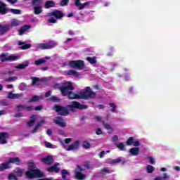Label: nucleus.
<instances>
[{
    "instance_id": "41",
    "label": "nucleus",
    "mask_w": 180,
    "mask_h": 180,
    "mask_svg": "<svg viewBox=\"0 0 180 180\" xmlns=\"http://www.w3.org/2000/svg\"><path fill=\"white\" fill-rule=\"evenodd\" d=\"M10 12L14 13V15H20L22 13V11L18 9H11Z\"/></svg>"
},
{
    "instance_id": "58",
    "label": "nucleus",
    "mask_w": 180,
    "mask_h": 180,
    "mask_svg": "<svg viewBox=\"0 0 180 180\" xmlns=\"http://www.w3.org/2000/svg\"><path fill=\"white\" fill-rule=\"evenodd\" d=\"M139 146H140V141H134V143H133L134 147H139Z\"/></svg>"
},
{
    "instance_id": "16",
    "label": "nucleus",
    "mask_w": 180,
    "mask_h": 180,
    "mask_svg": "<svg viewBox=\"0 0 180 180\" xmlns=\"http://www.w3.org/2000/svg\"><path fill=\"white\" fill-rule=\"evenodd\" d=\"M75 2L76 6L80 10L84 9V8H86V6H88V5L91 4V2L86 1L82 4H81V1H79V0H75Z\"/></svg>"
},
{
    "instance_id": "49",
    "label": "nucleus",
    "mask_w": 180,
    "mask_h": 180,
    "mask_svg": "<svg viewBox=\"0 0 180 180\" xmlns=\"http://www.w3.org/2000/svg\"><path fill=\"white\" fill-rule=\"evenodd\" d=\"M39 99H40V97L38 96H34L32 98V99L30 100V102H37V101H39Z\"/></svg>"
},
{
    "instance_id": "7",
    "label": "nucleus",
    "mask_w": 180,
    "mask_h": 180,
    "mask_svg": "<svg viewBox=\"0 0 180 180\" xmlns=\"http://www.w3.org/2000/svg\"><path fill=\"white\" fill-rule=\"evenodd\" d=\"M1 61H16V60H19V56L15 55H8V53H4L0 55Z\"/></svg>"
},
{
    "instance_id": "36",
    "label": "nucleus",
    "mask_w": 180,
    "mask_h": 180,
    "mask_svg": "<svg viewBox=\"0 0 180 180\" xmlns=\"http://www.w3.org/2000/svg\"><path fill=\"white\" fill-rule=\"evenodd\" d=\"M146 171L148 174H153L154 172V167L150 165H147Z\"/></svg>"
},
{
    "instance_id": "48",
    "label": "nucleus",
    "mask_w": 180,
    "mask_h": 180,
    "mask_svg": "<svg viewBox=\"0 0 180 180\" xmlns=\"http://www.w3.org/2000/svg\"><path fill=\"white\" fill-rule=\"evenodd\" d=\"M34 109V108L32 105H25V110H27V112H32Z\"/></svg>"
},
{
    "instance_id": "31",
    "label": "nucleus",
    "mask_w": 180,
    "mask_h": 180,
    "mask_svg": "<svg viewBox=\"0 0 180 180\" xmlns=\"http://www.w3.org/2000/svg\"><path fill=\"white\" fill-rule=\"evenodd\" d=\"M119 162H122V159L117 158L114 160H108V164H111L112 165H115L116 164H119Z\"/></svg>"
},
{
    "instance_id": "32",
    "label": "nucleus",
    "mask_w": 180,
    "mask_h": 180,
    "mask_svg": "<svg viewBox=\"0 0 180 180\" xmlns=\"http://www.w3.org/2000/svg\"><path fill=\"white\" fill-rule=\"evenodd\" d=\"M29 66V61H26L24 63L20 64L18 66L15 67V68L20 69V70H23L26 68V67Z\"/></svg>"
},
{
    "instance_id": "43",
    "label": "nucleus",
    "mask_w": 180,
    "mask_h": 180,
    "mask_svg": "<svg viewBox=\"0 0 180 180\" xmlns=\"http://www.w3.org/2000/svg\"><path fill=\"white\" fill-rule=\"evenodd\" d=\"M25 106L26 105H17L16 108L19 112H22V110H25Z\"/></svg>"
},
{
    "instance_id": "39",
    "label": "nucleus",
    "mask_w": 180,
    "mask_h": 180,
    "mask_svg": "<svg viewBox=\"0 0 180 180\" xmlns=\"http://www.w3.org/2000/svg\"><path fill=\"white\" fill-rule=\"evenodd\" d=\"M134 138L133 137H129L127 141V146H131L134 144Z\"/></svg>"
},
{
    "instance_id": "2",
    "label": "nucleus",
    "mask_w": 180,
    "mask_h": 180,
    "mask_svg": "<svg viewBox=\"0 0 180 180\" xmlns=\"http://www.w3.org/2000/svg\"><path fill=\"white\" fill-rule=\"evenodd\" d=\"M25 176L27 178L33 179V178H41L43 173L36 168L34 163L30 162L28 164V171L25 172Z\"/></svg>"
},
{
    "instance_id": "44",
    "label": "nucleus",
    "mask_w": 180,
    "mask_h": 180,
    "mask_svg": "<svg viewBox=\"0 0 180 180\" xmlns=\"http://www.w3.org/2000/svg\"><path fill=\"white\" fill-rule=\"evenodd\" d=\"M8 180H18V177L13 174H10L8 176Z\"/></svg>"
},
{
    "instance_id": "29",
    "label": "nucleus",
    "mask_w": 180,
    "mask_h": 180,
    "mask_svg": "<svg viewBox=\"0 0 180 180\" xmlns=\"http://www.w3.org/2000/svg\"><path fill=\"white\" fill-rule=\"evenodd\" d=\"M86 60V61H89L91 65H95V64H96V57H87Z\"/></svg>"
},
{
    "instance_id": "20",
    "label": "nucleus",
    "mask_w": 180,
    "mask_h": 180,
    "mask_svg": "<svg viewBox=\"0 0 180 180\" xmlns=\"http://www.w3.org/2000/svg\"><path fill=\"white\" fill-rule=\"evenodd\" d=\"M9 168H12V166H11L8 161L0 164V171H5V169H9Z\"/></svg>"
},
{
    "instance_id": "13",
    "label": "nucleus",
    "mask_w": 180,
    "mask_h": 180,
    "mask_svg": "<svg viewBox=\"0 0 180 180\" xmlns=\"http://www.w3.org/2000/svg\"><path fill=\"white\" fill-rule=\"evenodd\" d=\"M6 75L5 72L0 73V78L4 80V82H14V81H16L18 79V77H11L8 78H5L4 77Z\"/></svg>"
},
{
    "instance_id": "27",
    "label": "nucleus",
    "mask_w": 180,
    "mask_h": 180,
    "mask_svg": "<svg viewBox=\"0 0 180 180\" xmlns=\"http://www.w3.org/2000/svg\"><path fill=\"white\" fill-rule=\"evenodd\" d=\"M66 75H73V77H79V73L78 72L70 70L65 72Z\"/></svg>"
},
{
    "instance_id": "51",
    "label": "nucleus",
    "mask_w": 180,
    "mask_h": 180,
    "mask_svg": "<svg viewBox=\"0 0 180 180\" xmlns=\"http://www.w3.org/2000/svg\"><path fill=\"white\" fill-rule=\"evenodd\" d=\"M64 144H70V143H71L72 141V139L71 138H67L64 139Z\"/></svg>"
},
{
    "instance_id": "18",
    "label": "nucleus",
    "mask_w": 180,
    "mask_h": 180,
    "mask_svg": "<svg viewBox=\"0 0 180 180\" xmlns=\"http://www.w3.org/2000/svg\"><path fill=\"white\" fill-rule=\"evenodd\" d=\"M60 165L58 163L55 164L53 166L49 167L47 171L49 172H60V167H58Z\"/></svg>"
},
{
    "instance_id": "11",
    "label": "nucleus",
    "mask_w": 180,
    "mask_h": 180,
    "mask_svg": "<svg viewBox=\"0 0 180 180\" xmlns=\"http://www.w3.org/2000/svg\"><path fill=\"white\" fill-rule=\"evenodd\" d=\"M54 110L58 113V115H60L62 116H66V115H68V110L65 107H63L61 105H55L53 107Z\"/></svg>"
},
{
    "instance_id": "63",
    "label": "nucleus",
    "mask_w": 180,
    "mask_h": 180,
    "mask_svg": "<svg viewBox=\"0 0 180 180\" xmlns=\"http://www.w3.org/2000/svg\"><path fill=\"white\" fill-rule=\"evenodd\" d=\"M31 22H32L33 23H39V19H37V18H33L31 19Z\"/></svg>"
},
{
    "instance_id": "45",
    "label": "nucleus",
    "mask_w": 180,
    "mask_h": 180,
    "mask_svg": "<svg viewBox=\"0 0 180 180\" xmlns=\"http://www.w3.org/2000/svg\"><path fill=\"white\" fill-rule=\"evenodd\" d=\"M109 105L110 106L111 108V112H116V105L113 103H110Z\"/></svg>"
},
{
    "instance_id": "26",
    "label": "nucleus",
    "mask_w": 180,
    "mask_h": 180,
    "mask_svg": "<svg viewBox=\"0 0 180 180\" xmlns=\"http://www.w3.org/2000/svg\"><path fill=\"white\" fill-rule=\"evenodd\" d=\"M18 45L22 46L21 49L22 50H27V49H30V47H32V45L30 44H26L25 42L22 41H19Z\"/></svg>"
},
{
    "instance_id": "40",
    "label": "nucleus",
    "mask_w": 180,
    "mask_h": 180,
    "mask_svg": "<svg viewBox=\"0 0 180 180\" xmlns=\"http://www.w3.org/2000/svg\"><path fill=\"white\" fill-rule=\"evenodd\" d=\"M83 147L86 149L91 148V143L87 141H83Z\"/></svg>"
},
{
    "instance_id": "34",
    "label": "nucleus",
    "mask_w": 180,
    "mask_h": 180,
    "mask_svg": "<svg viewBox=\"0 0 180 180\" xmlns=\"http://www.w3.org/2000/svg\"><path fill=\"white\" fill-rule=\"evenodd\" d=\"M43 4V0H33L32 1V5L34 6H41V4Z\"/></svg>"
},
{
    "instance_id": "21",
    "label": "nucleus",
    "mask_w": 180,
    "mask_h": 180,
    "mask_svg": "<svg viewBox=\"0 0 180 180\" xmlns=\"http://www.w3.org/2000/svg\"><path fill=\"white\" fill-rule=\"evenodd\" d=\"M129 153L131 154V155H139V154H140V148H131L129 149Z\"/></svg>"
},
{
    "instance_id": "33",
    "label": "nucleus",
    "mask_w": 180,
    "mask_h": 180,
    "mask_svg": "<svg viewBox=\"0 0 180 180\" xmlns=\"http://www.w3.org/2000/svg\"><path fill=\"white\" fill-rule=\"evenodd\" d=\"M20 25V21L16 20V19H13L11 22V26L12 27H16L19 26Z\"/></svg>"
},
{
    "instance_id": "19",
    "label": "nucleus",
    "mask_w": 180,
    "mask_h": 180,
    "mask_svg": "<svg viewBox=\"0 0 180 180\" xmlns=\"http://www.w3.org/2000/svg\"><path fill=\"white\" fill-rule=\"evenodd\" d=\"M33 10L34 15H40L43 12V6H34Z\"/></svg>"
},
{
    "instance_id": "59",
    "label": "nucleus",
    "mask_w": 180,
    "mask_h": 180,
    "mask_svg": "<svg viewBox=\"0 0 180 180\" xmlns=\"http://www.w3.org/2000/svg\"><path fill=\"white\" fill-rule=\"evenodd\" d=\"M8 98H9L10 99H15V94H13V93H9L8 95Z\"/></svg>"
},
{
    "instance_id": "47",
    "label": "nucleus",
    "mask_w": 180,
    "mask_h": 180,
    "mask_svg": "<svg viewBox=\"0 0 180 180\" xmlns=\"http://www.w3.org/2000/svg\"><path fill=\"white\" fill-rule=\"evenodd\" d=\"M61 174L63 179H65V175H69V173L66 169L62 170Z\"/></svg>"
},
{
    "instance_id": "17",
    "label": "nucleus",
    "mask_w": 180,
    "mask_h": 180,
    "mask_svg": "<svg viewBox=\"0 0 180 180\" xmlns=\"http://www.w3.org/2000/svg\"><path fill=\"white\" fill-rule=\"evenodd\" d=\"M8 12H9V8L6 7V4L2 2H0V13H1V15H5Z\"/></svg>"
},
{
    "instance_id": "4",
    "label": "nucleus",
    "mask_w": 180,
    "mask_h": 180,
    "mask_svg": "<svg viewBox=\"0 0 180 180\" xmlns=\"http://www.w3.org/2000/svg\"><path fill=\"white\" fill-rule=\"evenodd\" d=\"M46 16L49 18L47 19L49 23H57V20L64 18V13L58 10H56L48 13Z\"/></svg>"
},
{
    "instance_id": "30",
    "label": "nucleus",
    "mask_w": 180,
    "mask_h": 180,
    "mask_svg": "<svg viewBox=\"0 0 180 180\" xmlns=\"http://www.w3.org/2000/svg\"><path fill=\"white\" fill-rule=\"evenodd\" d=\"M44 123V120H42L41 121H40L39 122H38L37 124V125L35 126L34 129L32 130V133H36L37 132V130H39V127H40L41 126H42Z\"/></svg>"
},
{
    "instance_id": "8",
    "label": "nucleus",
    "mask_w": 180,
    "mask_h": 180,
    "mask_svg": "<svg viewBox=\"0 0 180 180\" xmlns=\"http://www.w3.org/2000/svg\"><path fill=\"white\" fill-rule=\"evenodd\" d=\"M69 65L70 67H72V68H78V70H84V68H85L84 61L81 60H70L69 61Z\"/></svg>"
},
{
    "instance_id": "52",
    "label": "nucleus",
    "mask_w": 180,
    "mask_h": 180,
    "mask_svg": "<svg viewBox=\"0 0 180 180\" xmlns=\"http://www.w3.org/2000/svg\"><path fill=\"white\" fill-rule=\"evenodd\" d=\"M69 1L70 0H62V1L60 2L61 6H65V5H67Z\"/></svg>"
},
{
    "instance_id": "61",
    "label": "nucleus",
    "mask_w": 180,
    "mask_h": 180,
    "mask_svg": "<svg viewBox=\"0 0 180 180\" xmlns=\"http://www.w3.org/2000/svg\"><path fill=\"white\" fill-rule=\"evenodd\" d=\"M51 101H55V102H58V101H60V98H58V97H56V96H52L51 98Z\"/></svg>"
},
{
    "instance_id": "62",
    "label": "nucleus",
    "mask_w": 180,
    "mask_h": 180,
    "mask_svg": "<svg viewBox=\"0 0 180 180\" xmlns=\"http://www.w3.org/2000/svg\"><path fill=\"white\" fill-rule=\"evenodd\" d=\"M117 140H119V137H117V136H114L112 138V141H113V143H116V141H117Z\"/></svg>"
},
{
    "instance_id": "38",
    "label": "nucleus",
    "mask_w": 180,
    "mask_h": 180,
    "mask_svg": "<svg viewBox=\"0 0 180 180\" xmlns=\"http://www.w3.org/2000/svg\"><path fill=\"white\" fill-rule=\"evenodd\" d=\"M110 170H109V169H102L100 171V174H101L102 175H106L107 174H110Z\"/></svg>"
},
{
    "instance_id": "9",
    "label": "nucleus",
    "mask_w": 180,
    "mask_h": 180,
    "mask_svg": "<svg viewBox=\"0 0 180 180\" xmlns=\"http://www.w3.org/2000/svg\"><path fill=\"white\" fill-rule=\"evenodd\" d=\"M68 109L74 111L72 108H75L76 109H87L88 106L81 104L77 101H72L70 105H67Z\"/></svg>"
},
{
    "instance_id": "12",
    "label": "nucleus",
    "mask_w": 180,
    "mask_h": 180,
    "mask_svg": "<svg viewBox=\"0 0 180 180\" xmlns=\"http://www.w3.org/2000/svg\"><path fill=\"white\" fill-rule=\"evenodd\" d=\"M53 123L58 124L60 127H65L67 126V124L61 117H56L53 120Z\"/></svg>"
},
{
    "instance_id": "60",
    "label": "nucleus",
    "mask_w": 180,
    "mask_h": 180,
    "mask_svg": "<svg viewBox=\"0 0 180 180\" xmlns=\"http://www.w3.org/2000/svg\"><path fill=\"white\" fill-rule=\"evenodd\" d=\"M14 117H23V113L18 112L14 115Z\"/></svg>"
},
{
    "instance_id": "10",
    "label": "nucleus",
    "mask_w": 180,
    "mask_h": 180,
    "mask_svg": "<svg viewBox=\"0 0 180 180\" xmlns=\"http://www.w3.org/2000/svg\"><path fill=\"white\" fill-rule=\"evenodd\" d=\"M82 171H84V168L80 166H77L75 170V178L78 180H84L86 178V175L82 174Z\"/></svg>"
},
{
    "instance_id": "6",
    "label": "nucleus",
    "mask_w": 180,
    "mask_h": 180,
    "mask_svg": "<svg viewBox=\"0 0 180 180\" xmlns=\"http://www.w3.org/2000/svg\"><path fill=\"white\" fill-rule=\"evenodd\" d=\"M60 144L66 151H75V150H78L79 148V144H81V141H76L74 143L71 144L69 146H65V143L60 141Z\"/></svg>"
},
{
    "instance_id": "5",
    "label": "nucleus",
    "mask_w": 180,
    "mask_h": 180,
    "mask_svg": "<svg viewBox=\"0 0 180 180\" xmlns=\"http://www.w3.org/2000/svg\"><path fill=\"white\" fill-rule=\"evenodd\" d=\"M57 46V42L54 41H50L49 42H44L37 44V49H41V50H50V49H53Z\"/></svg>"
},
{
    "instance_id": "37",
    "label": "nucleus",
    "mask_w": 180,
    "mask_h": 180,
    "mask_svg": "<svg viewBox=\"0 0 180 180\" xmlns=\"http://www.w3.org/2000/svg\"><path fill=\"white\" fill-rule=\"evenodd\" d=\"M44 144H45V147H46V148H57V146L53 145L50 142L46 141L44 143Z\"/></svg>"
},
{
    "instance_id": "53",
    "label": "nucleus",
    "mask_w": 180,
    "mask_h": 180,
    "mask_svg": "<svg viewBox=\"0 0 180 180\" xmlns=\"http://www.w3.org/2000/svg\"><path fill=\"white\" fill-rule=\"evenodd\" d=\"M103 124L104 127L105 129H107V130H110V129H112V127L108 124H105V122L104 121L103 122Z\"/></svg>"
},
{
    "instance_id": "24",
    "label": "nucleus",
    "mask_w": 180,
    "mask_h": 180,
    "mask_svg": "<svg viewBox=\"0 0 180 180\" xmlns=\"http://www.w3.org/2000/svg\"><path fill=\"white\" fill-rule=\"evenodd\" d=\"M53 157L51 156H48L42 159V162H44L46 165H50L51 164H53Z\"/></svg>"
},
{
    "instance_id": "64",
    "label": "nucleus",
    "mask_w": 180,
    "mask_h": 180,
    "mask_svg": "<svg viewBox=\"0 0 180 180\" xmlns=\"http://www.w3.org/2000/svg\"><path fill=\"white\" fill-rule=\"evenodd\" d=\"M154 180H163L162 177L161 176H156Z\"/></svg>"
},
{
    "instance_id": "55",
    "label": "nucleus",
    "mask_w": 180,
    "mask_h": 180,
    "mask_svg": "<svg viewBox=\"0 0 180 180\" xmlns=\"http://www.w3.org/2000/svg\"><path fill=\"white\" fill-rule=\"evenodd\" d=\"M22 94H14V99H19V98H22Z\"/></svg>"
},
{
    "instance_id": "56",
    "label": "nucleus",
    "mask_w": 180,
    "mask_h": 180,
    "mask_svg": "<svg viewBox=\"0 0 180 180\" xmlns=\"http://www.w3.org/2000/svg\"><path fill=\"white\" fill-rule=\"evenodd\" d=\"M162 179H168L169 178V174L168 173H164L163 176L162 177Z\"/></svg>"
},
{
    "instance_id": "50",
    "label": "nucleus",
    "mask_w": 180,
    "mask_h": 180,
    "mask_svg": "<svg viewBox=\"0 0 180 180\" xmlns=\"http://www.w3.org/2000/svg\"><path fill=\"white\" fill-rule=\"evenodd\" d=\"M15 174H17V175L18 176H20L22 175V169H16L15 170Z\"/></svg>"
},
{
    "instance_id": "23",
    "label": "nucleus",
    "mask_w": 180,
    "mask_h": 180,
    "mask_svg": "<svg viewBox=\"0 0 180 180\" xmlns=\"http://www.w3.org/2000/svg\"><path fill=\"white\" fill-rule=\"evenodd\" d=\"M8 164L11 165V164H17V165H19L20 164V160L19 158H11L8 160Z\"/></svg>"
},
{
    "instance_id": "15",
    "label": "nucleus",
    "mask_w": 180,
    "mask_h": 180,
    "mask_svg": "<svg viewBox=\"0 0 180 180\" xmlns=\"http://www.w3.org/2000/svg\"><path fill=\"white\" fill-rule=\"evenodd\" d=\"M10 26L8 24H0V34L2 36L9 32Z\"/></svg>"
},
{
    "instance_id": "3",
    "label": "nucleus",
    "mask_w": 180,
    "mask_h": 180,
    "mask_svg": "<svg viewBox=\"0 0 180 180\" xmlns=\"http://www.w3.org/2000/svg\"><path fill=\"white\" fill-rule=\"evenodd\" d=\"M96 98V94L92 91L90 86H86L79 91V99H94Z\"/></svg>"
},
{
    "instance_id": "1",
    "label": "nucleus",
    "mask_w": 180,
    "mask_h": 180,
    "mask_svg": "<svg viewBox=\"0 0 180 180\" xmlns=\"http://www.w3.org/2000/svg\"><path fill=\"white\" fill-rule=\"evenodd\" d=\"M55 89H60L62 95L63 96H68L70 99H79V94H75L71 91H74V84L71 82H66L62 84H56L54 86Z\"/></svg>"
},
{
    "instance_id": "25",
    "label": "nucleus",
    "mask_w": 180,
    "mask_h": 180,
    "mask_svg": "<svg viewBox=\"0 0 180 180\" xmlns=\"http://www.w3.org/2000/svg\"><path fill=\"white\" fill-rule=\"evenodd\" d=\"M47 60H50L49 56H46L44 58H41V59H39L37 60H35L34 64L36 65H40V64H44V63H46V61H47Z\"/></svg>"
},
{
    "instance_id": "42",
    "label": "nucleus",
    "mask_w": 180,
    "mask_h": 180,
    "mask_svg": "<svg viewBox=\"0 0 180 180\" xmlns=\"http://www.w3.org/2000/svg\"><path fill=\"white\" fill-rule=\"evenodd\" d=\"M32 85H37V82L40 81V79L39 77H32Z\"/></svg>"
},
{
    "instance_id": "28",
    "label": "nucleus",
    "mask_w": 180,
    "mask_h": 180,
    "mask_svg": "<svg viewBox=\"0 0 180 180\" xmlns=\"http://www.w3.org/2000/svg\"><path fill=\"white\" fill-rule=\"evenodd\" d=\"M30 27H32V26H30V25H25L22 27H21V29L19 30V35L22 36L23 34V33H25V32L29 30V29H30Z\"/></svg>"
},
{
    "instance_id": "35",
    "label": "nucleus",
    "mask_w": 180,
    "mask_h": 180,
    "mask_svg": "<svg viewBox=\"0 0 180 180\" xmlns=\"http://www.w3.org/2000/svg\"><path fill=\"white\" fill-rule=\"evenodd\" d=\"M53 6H54V3L53 1H48L46 2L45 4V8L46 9H49L50 8H53Z\"/></svg>"
},
{
    "instance_id": "22",
    "label": "nucleus",
    "mask_w": 180,
    "mask_h": 180,
    "mask_svg": "<svg viewBox=\"0 0 180 180\" xmlns=\"http://www.w3.org/2000/svg\"><path fill=\"white\" fill-rule=\"evenodd\" d=\"M37 120H39V116L34 115H32L30 117V121L28 122V126L32 127V126H33L34 122H37Z\"/></svg>"
},
{
    "instance_id": "57",
    "label": "nucleus",
    "mask_w": 180,
    "mask_h": 180,
    "mask_svg": "<svg viewBox=\"0 0 180 180\" xmlns=\"http://www.w3.org/2000/svg\"><path fill=\"white\" fill-rule=\"evenodd\" d=\"M58 134H60V136H65V132L63 129H59L58 131Z\"/></svg>"
},
{
    "instance_id": "14",
    "label": "nucleus",
    "mask_w": 180,
    "mask_h": 180,
    "mask_svg": "<svg viewBox=\"0 0 180 180\" xmlns=\"http://www.w3.org/2000/svg\"><path fill=\"white\" fill-rule=\"evenodd\" d=\"M9 139V134L6 132H0V144H6L8 140Z\"/></svg>"
},
{
    "instance_id": "54",
    "label": "nucleus",
    "mask_w": 180,
    "mask_h": 180,
    "mask_svg": "<svg viewBox=\"0 0 180 180\" xmlns=\"http://www.w3.org/2000/svg\"><path fill=\"white\" fill-rule=\"evenodd\" d=\"M148 159L149 160V162L150 164H155V159H154L153 157H148Z\"/></svg>"
},
{
    "instance_id": "46",
    "label": "nucleus",
    "mask_w": 180,
    "mask_h": 180,
    "mask_svg": "<svg viewBox=\"0 0 180 180\" xmlns=\"http://www.w3.org/2000/svg\"><path fill=\"white\" fill-rule=\"evenodd\" d=\"M117 147L119 150H121V151H124V144H123V143H118Z\"/></svg>"
}]
</instances>
